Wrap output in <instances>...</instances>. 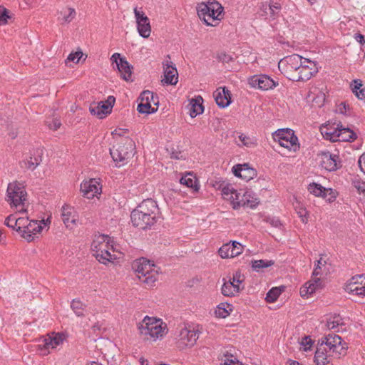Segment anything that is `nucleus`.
Returning a JSON list of instances; mask_svg holds the SVG:
<instances>
[{
	"label": "nucleus",
	"mask_w": 365,
	"mask_h": 365,
	"mask_svg": "<svg viewBox=\"0 0 365 365\" xmlns=\"http://www.w3.org/2000/svg\"><path fill=\"white\" fill-rule=\"evenodd\" d=\"M136 208L138 210L145 212L146 214L158 220L160 218V210L157 202L153 199L148 198L141 202Z\"/></svg>",
	"instance_id": "obj_18"
},
{
	"label": "nucleus",
	"mask_w": 365,
	"mask_h": 365,
	"mask_svg": "<svg viewBox=\"0 0 365 365\" xmlns=\"http://www.w3.org/2000/svg\"><path fill=\"white\" fill-rule=\"evenodd\" d=\"M229 279H231L232 283L236 282L238 284H242L245 281V277L241 274L240 272L237 271L233 274L232 277H230Z\"/></svg>",
	"instance_id": "obj_54"
},
{
	"label": "nucleus",
	"mask_w": 365,
	"mask_h": 365,
	"mask_svg": "<svg viewBox=\"0 0 365 365\" xmlns=\"http://www.w3.org/2000/svg\"><path fill=\"white\" fill-rule=\"evenodd\" d=\"M345 290L350 293H354L356 295L364 296V291L365 290V285L359 287L356 286L355 282H348L346 284Z\"/></svg>",
	"instance_id": "obj_42"
},
{
	"label": "nucleus",
	"mask_w": 365,
	"mask_h": 365,
	"mask_svg": "<svg viewBox=\"0 0 365 365\" xmlns=\"http://www.w3.org/2000/svg\"><path fill=\"white\" fill-rule=\"evenodd\" d=\"M9 19H11V16L9 15V10L0 6V25L6 24Z\"/></svg>",
	"instance_id": "obj_48"
},
{
	"label": "nucleus",
	"mask_w": 365,
	"mask_h": 365,
	"mask_svg": "<svg viewBox=\"0 0 365 365\" xmlns=\"http://www.w3.org/2000/svg\"><path fill=\"white\" fill-rule=\"evenodd\" d=\"M354 38H355V40H356V41H358V42L360 43V45H361V46H362V45H364V44L365 43L364 36L362 34H359V33L356 34L354 35Z\"/></svg>",
	"instance_id": "obj_62"
},
{
	"label": "nucleus",
	"mask_w": 365,
	"mask_h": 365,
	"mask_svg": "<svg viewBox=\"0 0 365 365\" xmlns=\"http://www.w3.org/2000/svg\"><path fill=\"white\" fill-rule=\"evenodd\" d=\"M264 6V9H267V8L269 9L270 14L272 16L277 14L281 9V4L278 2H271L267 5H263V7Z\"/></svg>",
	"instance_id": "obj_51"
},
{
	"label": "nucleus",
	"mask_w": 365,
	"mask_h": 365,
	"mask_svg": "<svg viewBox=\"0 0 365 365\" xmlns=\"http://www.w3.org/2000/svg\"><path fill=\"white\" fill-rule=\"evenodd\" d=\"M42 155L43 150L39 148L34 150L29 157V159H26V160H23L20 163L21 168H26L29 170H34L42 161Z\"/></svg>",
	"instance_id": "obj_23"
},
{
	"label": "nucleus",
	"mask_w": 365,
	"mask_h": 365,
	"mask_svg": "<svg viewBox=\"0 0 365 365\" xmlns=\"http://www.w3.org/2000/svg\"><path fill=\"white\" fill-rule=\"evenodd\" d=\"M63 338L60 334H56L54 336H48L45 338L43 341L42 344H39V346H43L46 349H54L59 344H62Z\"/></svg>",
	"instance_id": "obj_31"
},
{
	"label": "nucleus",
	"mask_w": 365,
	"mask_h": 365,
	"mask_svg": "<svg viewBox=\"0 0 365 365\" xmlns=\"http://www.w3.org/2000/svg\"><path fill=\"white\" fill-rule=\"evenodd\" d=\"M83 53L81 51L71 53L68 55L66 61L78 63Z\"/></svg>",
	"instance_id": "obj_56"
},
{
	"label": "nucleus",
	"mask_w": 365,
	"mask_h": 365,
	"mask_svg": "<svg viewBox=\"0 0 365 365\" xmlns=\"http://www.w3.org/2000/svg\"><path fill=\"white\" fill-rule=\"evenodd\" d=\"M217 105L220 108H226L231 103V93L226 88H219L214 93Z\"/></svg>",
	"instance_id": "obj_24"
},
{
	"label": "nucleus",
	"mask_w": 365,
	"mask_h": 365,
	"mask_svg": "<svg viewBox=\"0 0 365 365\" xmlns=\"http://www.w3.org/2000/svg\"><path fill=\"white\" fill-rule=\"evenodd\" d=\"M321 165L328 171L336 170L341 166L339 157L337 155L331 154L329 152H323L321 154Z\"/></svg>",
	"instance_id": "obj_17"
},
{
	"label": "nucleus",
	"mask_w": 365,
	"mask_h": 365,
	"mask_svg": "<svg viewBox=\"0 0 365 365\" xmlns=\"http://www.w3.org/2000/svg\"><path fill=\"white\" fill-rule=\"evenodd\" d=\"M351 91L354 93L361 89L363 86L362 81L360 79H354L351 83Z\"/></svg>",
	"instance_id": "obj_55"
},
{
	"label": "nucleus",
	"mask_w": 365,
	"mask_h": 365,
	"mask_svg": "<svg viewBox=\"0 0 365 365\" xmlns=\"http://www.w3.org/2000/svg\"><path fill=\"white\" fill-rule=\"evenodd\" d=\"M219 188H221L222 195H223L224 198L231 200L232 202L233 203V198H231V197H235V195L239 192L234 189L233 187L230 184H221Z\"/></svg>",
	"instance_id": "obj_39"
},
{
	"label": "nucleus",
	"mask_w": 365,
	"mask_h": 365,
	"mask_svg": "<svg viewBox=\"0 0 365 365\" xmlns=\"http://www.w3.org/2000/svg\"><path fill=\"white\" fill-rule=\"evenodd\" d=\"M223 7L217 1L208 4L201 3L197 7V15L207 26H214L210 21L220 20Z\"/></svg>",
	"instance_id": "obj_3"
},
{
	"label": "nucleus",
	"mask_w": 365,
	"mask_h": 365,
	"mask_svg": "<svg viewBox=\"0 0 365 365\" xmlns=\"http://www.w3.org/2000/svg\"><path fill=\"white\" fill-rule=\"evenodd\" d=\"M238 138H239L240 141L241 142V144L237 143V145L239 146L243 145V146H246V147H250L251 145L255 144L253 140L251 138H250L249 136H247L246 135H245L243 133H240L238 135Z\"/></svg>",
	"instance_id": "obj_49"
},
{
	"label": "nucleus",
	"mask_w": 365,
	"mask_h": 365,
	"mask_svg": "<svg viewBox=\"0 0 365 365\" xmlns=\"http://www.w3.org/2000/svg\"><path fill=\"white\" fill-rule=\"evenodd\" d=\"M307 283L312 288H314V292L323 287L322 281L319 277H312Z\"/></svg>",
	"instance_id": "obj_50"
},
{
	"label": "nucleus",
	"mask_w": 365,
	"mask_h": 365,
	"mask_svg": "<svg viewBox=\"0 0 365 365\" xmlns=\"http://www.w3.org/2000/svg\"><path fill=\"white\" fill-rule=\"evenodd\" d=\"M110 60L113 63H116V67L120 73V76L125 81H130L132 76L133 66L126 61L125 58L120 57V54L115 53L112 55Z\"/></svg>",
	"instance_id": "obj_13"
},
{
	"label": "nucleus",
	"mask_w": 365,
	"mask_h": 365,
	"mask_svg": "<svg viewBox=\"0 0 365 365\" xmlns=\"http://www.w3.org/2000/svg\"><path fill=\"white\" fill-rule=\"evenodd\" d=\"M284 290V287H273L267 293L265 297L267 302L272 303L274 302L282 292Z\"/></svg>",
	"instance_id": "obj_38"
},
{
	"label": "nucleus",
	"mask_w": 365,
	"mask_h": 365,
	"mask_svg": "<svg viewBox=\"0 0 365 365\" xmlns=\"http://www.w3.org/2000/svg\"><path fill=\"white\" fill-rule=\"evenodd\" d=\"M232 173L235 176L246 181L253 179L257 175V171L248 166V164H237L233 166Z\"/></svg>",
	"instance_id": "obj_20"
},
{
	"label": "nucleus",
	"mask_w": 365,
	"mask_h": 365,
	"mask_svg": "<svg viewBox=\"0 0 365 365\" xmlns=\"http://www.w3.org/2000/svg\"><path fill=\"white\" fill-rule=\"evenodd\" d=\"M231 198H233L234 209H237L241 206L254 208L259 202L258 198L250 190L243 191L240 190V192L235 195V197L232 196Z\"/></svg>",
	"instance_id": "obj_8"
},
{
	"label": "nucleus",
	"mask_w": 365,
	"mask_h": 365,
	"mask_svg": "<svg viewBox=\"0 0 365 365\" xmlns=\"http://www.w3.org/2000/svg\"><path fill=\"white\" fill-rule=\"evenodd\" d=\"M199 330L188 329L187 327H181L177 334L178 344L180 349L193 346L199 337Z\"/></svg>",
	"instance_id": "obj_10"
},
{
	"label": "nucleus",
	"mask_w": 365,
	"mask_h": 365,
	"mask_svg": "<svg viewBox=\"0 0 365 365\" xmlns=\"http://www.w3.org/2000/svg\"><path fill=\"white\" fill-rule=\"evenodd\" d=\"M249 84L253 88L269 90L276 87L278 83L267 75H255L249 79Z\"/></svg>",
	"instance_id": "obj_15"
},
{
	"label": "nucleus",
	"mask_w": 365,
	"mask_h": 365,
	"mask_svg": "<svg viewBox=\"0 0 365 365\" xmlns=\"http://www.w3.org/2000/svg\"><path fill=\"white\" fill-rule=\"evenodd\" d=\"M224 364L225 365H243L235 356L228 351L224 353Z\"/></svg>",
	"instance_id": "obj_45"
},
{
	"label": "nucleus",
	"mask_w": 365,
	"mask_h": 365,
	"mask_svg": "<svg viewBox=\"0 0 365 365\" xmlns=\"http://www.w3.org/2000/svg\"><path fill=\"white\" fill-rule=\"evenodd\" d=\"M322 134L326 139L332 142H336L339 140L338 127L334 130H331L327 127H324L322 128Z\"/></svg>",
	"instance_id": "obj_40"
},
{
	"label": "nucleus",
	"mask_w": 365,
	"mask_h": 365,
	"mask_svg": "<svg viewBox=\"0 0 365 365\" xmlns=\"http://www.w3.org/2000/svg\"><path fill=\"white\" fill-rule=\"evenodd\" d=\"M338 135L339 140L338 141H346V142H353L356 139V134L348 128H343L342 125H338Z\"/></svg>",
	"instance_id": "obj_30"
},
{
	"label": "nucleus",
	"mask_w": 365,
	"mask_h": 365,
	"mask_svg": "<svg viewBox=\"0 0 365 365\" xmlns=\"http://www.w3.org/2000/svg\"><path fill=\"white\" fill-rule=\"evenodd\" d=\"M223 280L225 282L222 287L221 291L224 296L233 297L242 290V288H239L237 285H233L231 279L226 281L225 279H223Z\"/></svg>",
	"instance_id": "obj_32"
},
{
	"label": "nucleus",
	"mask_w": 365,
	"mask_h": 365,
	"mask_svg": "<svg viewBox=\"0 0 365 365\" xmlns=\"http://www.w3.org/2000/svg\"><path fill=\"white\" fill-rule=\"evenodd\" d=\"M58 15V19L61 21V24H68L76 17V13L74 9L68 8L66 11H59Z\"/></svg>",
	"instance_id": "obj_34"
},
{
	"label": "nucleus",
	"mask_w": 365,
	"mask_h": 365,
	"mask_svg": "<svg viewBox=\"0 0 365 365\" xmlns=\"http://www.w3.org/2000/svg\"><path fill=\"white\" fill-rule=\"evenodd\" d=\"M26 192L24 187L16 182L8 185L6 190V201L11 207H18L24 205L26 200Z\"/></svg>",
	"instance_id": "obj_5"
},
{
	"label": "nucleus",
	"mask_w": 365,
	"mask_h": 365,
	"mask_svg": "<svg viewBox=\"0 0 365 365\" xmlns=\"http://www.w3.org/2000/svg\"><path fill=\"white\" fill-rule=\"evenodd\" d=\"M101 238L103 240V242H106V240H107L106 244L102 243L99 245L98 250H93V251H95L93 255L99 262L106 264L107 262H110L112 259L110 252L105 248L108 247L109 239L108 236L104 235L101 236Z\"/></svg>",
	"instance_id": "obj_21"
},
{
	"label": "nucleus",
	"mask_w": 365,
	"mask_h": 365,
	"mask_svg": "<svg viewBox=\"0 0 365 365\" xmlns=\"http://www.w3.org/2000/svg\"><path fill=\"white\" fill-rule=\"evenodd\" d=\"M274 262L273 260H253L252 261V267L256 272H259L264 268L269 267L273 265Z\"/></svg>",
	"instance_id": "obj_41"
},
{
	"label": "nucleus",
	"mask_w": 365,
	"mask_h": 365,
	"mask_svg": "<svg viewBox=\"0 0 365 365\" xmlns=\"http://www.w3.org/2000/svg\"><path fill=\"white\" fill-rule=\"evenodd\" d=\"M217 58L223 63H229L232 60V58L230 55L225 53L219 54Z\"/></svg>",
	"instance_id": "obj_59"
},
{
	"label": "nucleus",
	"mask_w": 365,
	"mask_h": 365,
	"mask_svg": "<svg viewBox=\"0 0 365 365\" xmlns=\"http://www.w3.org/2000/svg\"><path fill=\"white\" fill-rule=\"evenodd\" d=\"M314 362L317 365H325L328 363L325 348L319 347L317 349L314 354Z\"/></svg>",
	"instance_id": "obj_36"
},
{
	"label": "nucleus",
	"mask_w": 365,
	"mask_h": 365,
	"mask_svg": "<svg viewBox=\"0 0 365 365\" xmlns=\"http://www.w3.org/2000/svg\"><path fill=\"white\" fill-rule=\"evenodd\" d=\"M71 307L78 317L83 316V311L86 305L82 302L75 299L72 301Z\"/></svg>",
	"instance_id": "obj_44"
},
{
	"label": "nucleus",
	"mask_w": 365,
	"mask_h": 365,
	"mask_svg": "<svg viewBox=\"0 0 365 365\" xmlns=\"http://www.w3.org/2000/svg\"><path fill=\"white\" fill-rule=\"evenodd\" d=\"M28 221L27 218H16L14 215H10L6 218L4 225L23 235V230H26Z\"/></svg>",
	"instance_id": "obj_22"
},
{
	"label": "nucleus",
	"mask_w": 365,
	"mask_h": 365,
	"mask_svg": "<svg viewBox=\"0 0 365 365\" xmlns=\"http://www.w3.org/2000/svg\"><path fill=\"white\" fill-rule=\"evenodd\" d=\"M137 110L140 113L151 114L157 111V108H153L149 102L141 101L138 103Z\"/></svg>",
	"instance_id": "obj_43"
},
{
	"label": "nucleus",
	"mask_w": 365,
	"mask_h": 365,
	"mask_svg": "<svg viewBox=\"0 0 365 365\" xmlns=\"http://www.w3.org/2000/svg\"><path fill=\"white\" fill-rule=\"evenodd\" d=\"M130 219L134 227L145 230L154 225L157 222V219L153 218L145 212L138 210L135 208L130 214Z\"/></svg>",
	"instance_id": "obj_9"
},
{
	"label": "nucleus",
	"mask_w": 365,
	"mask_h": 365,
	"mask_svg": "<svg viewBox=\"0 0 365 365\" xmlns=\"http://www.w3.org/2000/svg\"><path fill=\"white\" fill-rule=\"evenodd\" d=\"M182 185H186L187 187L192 188L194 191L197 192L199 190V186L197 183V179L191 173H187L182 176L180 180Z\"/></svg>",
	"instance_id": "obj_33"
},
{
	"label": "nucleus",
	"mask_w": 365,
	"mask_h": 365,
	"mask_svg": "<svg viewBox=\"0 0 365 365\" xmlns=\"http://www.w3.org/2000/svg\"><path fill=\"white\" fill-rule=\"evenodd\" d=\"M232 306L228 303H220L215 310V315L220 318H225L232 311Z\"/></svg>",
	"instance_id": "obj_35"
},
{
	"label": "nucleus",
	"mask_w": 365,
	"mask_h": 365,
	"mask_svg": "<svg viewBox=\"0 0 365 365\" xmlns=\"http://www.w3.org/2000/svg\"><path fill=\"white\" fill-rule=\"evenodd\" d=\"M318 72V67L314 61L304 58L302 65L297 73H292L288 78L294 81H306Z\"/></svg>",
	"instance_id": "obj_6"
},
{
	"label": "nucleus",
	"mask_w": 365,
	"mask_h": 365,
	"mask_svg": "<svg viewBox=\"0 0 365 365\" xmlns=\"http://www.w3.org/2000/svg\"><path fill=\"white\" fill-rule=\"evenodd\" d=\"M352 184L359 193L365 196V182L356 179L353 180Z\"/></svg>",
	"instance_id": "obj_53"
},
{
	"label": "nucleus",
	"mask_w": 365,
	"mask_h": 365,
	"mask_svg": "<svg viewBox=\"0 0 365 365\" xmlns=\"http://www.w3.org/2000/svg\"><path fill=\"white\" fill-rule=\"evenodd\" d=\"M354 94L359 100H363L365 98V89L361 88Z\"/></svg>",
	"instance_id": "obj_63"
},
{
	"label": "nucleus",
	"mask_w": 365,
	"mask_h": 365,
	"mask_svg": "<svg viewBox=\"0 0 365 365\" xmlns=\"http://www.w3.org/2000/svg\"><path fill=\"white\" fill-rule=\"evenodd\" d=\"M164 78L162 82L167 85H175L178 83V73L177 68L171 61L163 63Z\"/></svg>",
	"instance_id": "obj_19"
},
{
	"label": "nucleus",
	"mask_w": 365,
	"mask_h": 365,
	"mask_svg": "<svg viewBox=\"0 0 365 365\" xmlns=\"http://www.w3.org/2000/svg\"><path fill=\"white\" fill-rule=\"evenodd\" d=\"M304 58L298 54H292L284 57L279 62V68L280 69L282 65L285 66V71L292 73H297L299 68L302 65Z\"/></svg>",
	"instance_id": "obj_14"
},
{
	"label": "nucleus",
	"mask_w": 365,
	"mask_h": 365,
	"mask_svg": "<svg viewBox=\"0 0 365 365\" xmlns=\"http://www.w3.org/2000/svg\"><path fill=\"white\" fill-rule=\"evenodd\" d=\"M132 267L143 283L151 287L158 280V270L155 269V265L151 264L147 259L143 257L136 260Z\"/></svg>",
	"instance_id": "obj_1"
},
{
	"label": "nucleus",
	"mask_w": 365,
	"mask_h": 365,
	"mask_svg": "<svg viewBox=\"0 0 365 365\" xmlns=\"http://www.w3.org/2000/svg\"><path fill=\"white\" fill-rule=\"evenodd\" d=\"M115 101V98L113 96H109L106 101L91 103L89 107V111L92 115L102 119L106 115L110 113Z\"/></svg>",
	"instance_id": "obj_11"
},
{
	"label": "nucleus",
	"mask_w": 365,
	"mask_h": 365,
	"mask_svg": "<svg viewBox=\"0 0 365 365\" xmlns=\"http://www.w3.org/2000/svg\"><path fill=\"white\" fill-rule=\"evenodd\" d=\"M139 99L141 101L144 102H149V103L151 104V103H154L155 105H158V102L155 103L154 101V95L153 93H152L150 91H144L140 93V96L139 97Z\"/></svg>",
	"instance_id": "obj_47"
},
{
	"label": "nucleus",
	"mask_w": 365,
	"mask_h": 365,
	"mask_svg": "<svg viewBox=\"0 0 365 365\" xmlns=\"http://www.w3.org/2000/svg\"><path fill=\"white\" fill-rule=\"evenodd\" d=\"M319 275H321V267L319 264H316L312 273V277H317Z\"/></svg>",
	"instance_id": "obj_64"
},
{
	"label": "nucleus",
	"mask_w": 365,
	"mask_h": 365,
	"mask_svg": "<svg viewBox=\"0 0 365 365\" xmlns=\"http://www.w3.org/2000/svg\"><path fill=\"white\" fill-rule=\"evenodd\" d=\"M297 214L299 217L301 218L303 223H307L308 218L307 217V212L304 209H300L299 211H297Z\"/></svg>",
	"instance_id": "obj_58"
},
{
	"label": "nucleus",
	"mask_w": 365,
	"mask_h": 365,
	"mask_svg": "<svg viewBox=\"0 0 365 365\" xmlns=\"http://www.w3.org/2000/svg\"><path fill=\"white\" fill-rule=\"evenodd\" d=\"M328 347L334 352H338L340 355L345 354L346 347L341 345L342 339L336 334H329Z\"/></svg>",
	"instance_id": "obj_28"
},
{
	"label": "nucleus",
	"mask_w": 365,
	"mask_h": 365,
	"mask_svg": "<svg viewBox=\"0 0 365 365\" xmlns=\"http://www.w3.org/2000/svg\"><path fill=\"white\" fill-rule=\"evenodd\" d=\"M81 191L83 195L87 198H91L95 196L98 191V187L94 179H91L88 181H84L81 184Z\"/></svg>",
	"instance_id": "obj_29"
},
{
	"label": "nucleus",
	"mask_w": 365,
	"mask_h": 365,
	"mask_svg": "<svg viewBox=\"0 0 365 365\" xmlns=\"http://www.w3.org/2000/svg\"><path fill=\"white\" fill-rule=\"evenodd\" d=\"M243 251V246L237 241H232L223 245L218 250L222 258L235 257L240 255Z\"/></svg>",
	"instance_id": "obj_16"
},
{
	"label": "nucleus",
	"mask_w": 365,
	"mask_h": 365,
	"mask_svg": "<svg viewBox=\"0 0 365 365\" xmlns=\"http://www.w3.org/2000/svg\"><path fill=\"white\" fill-rule=\"evenodd\" d=\"M61 125V122L58 120H53V123L48 125L50 129L53 130H57Z\"/></svg>",
	"instance_id": "obj_61"
},
{
	"label": "nucleus",
	"mask_w": 365,
	"mask_h": 365,
	"mask_svg": "<svg viewBox=\"0 0 365 365\" xmlns=\"http://www.w3.org/2000/svg\"><path fill=\"white\" fill-rule=\"evenodd\" d=\"M42 229L41 225L38 223L37 221H30L26 225V230H23V235L21 236L28 242H31L34 239L33 235L40 232Z\"/></svg>",
	"instance_id": "obj_25"
},
{
	"label": "nucleus",
	"mask_w": 365,
	"mask_h": 365,
	"mask_svg": "<svg viewBox=\"0 0 365 365\" xmlns=\"http://www.w3.org/2000/svg\"><path fill=\"white\" fill-rule=\"evenodd\" d=\"M134 14L137 23L138 31L143 38H148L151 32V26L148 17L142 11L134 9Z\"/></svg>",
	"instance_id": "obj_12"
},
{
	"label": "nucleus",
	"mask_w": 365,
	"mask_h": 365,
	"mask_svg": "<svg viewBox=\"0 0 365 365\" xmlns=\"http://www.w3.org/2000/svg\"><path fill=\"white\" fill-rule=\"evenodd\" d=\"M312 344H313V341L309 336H304L301 342V345L304 346V351H307L309 349V348L307 347V345L312 346Z\"/></svg>",
	"instance_id": "obj_57"
},
{
	"label": "nucleus",
	"mask_w": 365,
	"mask_h": 365,
	"mask_svg": "<svg viewBox=\"0 0 365 365\" xmlns=\"http://www.w3.org/2000/svg\"><path fill=\"white\" fill-rule=\"evenodd\" d=\"M166 324L163 323L161 319L145 317L143 320L139 323L138 329L145 339H153L155 340L162 337L165 331Z\"/></svg>",
	"instance_id": "obj_2"
},
{
	"label": "nucleus",
	"mask_w": 365,
	"mask_h": 365,
	"mask_svg": "<svg viewBox=\"0 0 365 365\" xmlns=\"http://www.w3.org/2000/svg\"><path fill=\"white\" fill-rule=\"evenodd\" d=\"M314 293V288H312L308 283L307 282L304 286H302L300 289V295L302 297L308 298L309 295H312Z\"/></svg>",
	"instance_id": "obj_52"
},
{
	"label": "nucleus",
	"mask_w": 365,
	"mask_h": 365,
	"mask_svg": "<svg viewBox=\"0 0 365 365\" xmlns=\"http://www.w3.org/2000/svg\"><path fill=\"white\" fill-rule=\"evenodd\" d=\"M308 190L310 193L314 195L317 197H326L327 196V190L322 187L320 184L312 182L309 185Z\"/></svg>",
	"instance_id": "obj_37"
},
{
	"label": "nucleus",
	"mask_w": 365,
	"mask_h": 365,
	"mask_svg": "<svg viewBox=\"0 0 365 365\" xmlns=\"http://www.w3.org/2000/svg\"><path fill=\"white\" fill-rule=\"evenodd\" d=\"M358 163L361 170L365 174V153L360 156Z\"/></svg>",
	"instance_id": "obj_60"
},
{
	"label": "nucleus",
	"mask_w": 365,
	"mask_h": 365,
	"mask_svg": "<svg viewBox=\"0 0 365 365\" xmlns=\"http://www.w3.org/2000/svg\"><path fill=\"white\" fill-rule=\"evenodd\" d=\"M134 142L131 139H127L123 145H118L110 149V153L115 162L124 164L125 161L134 155Z\"/></svg>",
	"instance_id": "obj_7"
},
{
	"label": "nucleus",
	"mask_w": 365,
	"mask_h": 365,
	"mask_svg": "<svg viewBox=\"0 0 365 365\" xmlns=\"http://www.w3.org/2000/svg\"><path fill=\"white\" fill-rule=\"evenodd\" d=\"M274 141L289 150L296 151L299 148L298 138L294 134V131L289 128L278 129L272 133Z\"/></svg>",
	"instance_id": "obj_4"
},
{
	"label": "nucleus",
	"mask_w": 365,
	"mask_h": 365,
	"mask_svg": "<svg viewBox=\"0 0 365 365\" xmlns=\"http://www.w3.org/2000/svg\"><path fill=\"white\" fill-rule=\"evenodd\" d=\"M203 99L200 96L192 98L190 101L187 108L190 111V115L191 118H195L197 115H200L204 111V106H202Z\"/></svg>",
	"instance_id": "obj_26"
},
{
	"label": "nucleus",
	"mask_w": 365,
	"mask_h": 365,
	"mask_svg": "<svg viewBox=\"0 0 365 365\" xmlns=\"http://www.w3.org/2000/svg\"><path fill=\"white\" fill-rule=\"evenodd\" d=\"M341 324H342L341 318L339 315L329 318L327 322L329 329H334Z\"/></svg>",
	"instance_id": "obj_46"
},
{
	"label": "nucleus",
	"mask_w": 365,
	"mask_h": 365,
	"mask_svg": "<svg viewBox=\"0 0 365 365\" xmlns=\"http://www.w3.org/2000/svg\"><path fill=\"white\" fill-rule=\"evenodd\" d=\"M61 217L66 227H70L71 225H75L77 220L73 207L67 205L61 208Z\"/></svg>",
	"instance_id": "obj_27"
}]
</instances>
